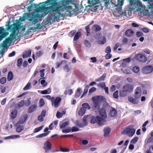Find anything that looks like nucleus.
<instances>
[{"label": "nucleus", "instance_id": "obj_21", "mask_svg": "<svg viewBox=\"0 0 153 153\" xmlns=\"http://www.w3.org/2000/svg\"><path fill=\"white\" fill-rule=\"evenodd\" d=\"M92 29L93 30L96 32L99 31L101 29V27L97 25H94Z\"/></svg>", "mask_w": 153, "mask_h": 153}, {"label": "nucleus", "instance_id": "obj_13", "mask_svg": "<svg viewBox=\"0 0 153 153\" xmlns=\"http://www.w3.org/2000/svg\"><path fill=\"white\" fill-rule=\"evenodd\" d=\"M51 148V144L48 141H47L44 143L43 148L45 150L46 152L50 150Z\"/></svg>", "mask_w": 153, "mask_h": 153}, {"label": "nucleus", "instance_id": "obj_35", "mask_svg": "<svg viewBox=\"0 0 153 153\" xmlns=\"http://www.w3.org/2000/svg\"><path fill=\"white\" fill-rule=\"evenodd\" d=\"M106 74H104L103 75L101 76L99 78L96 79V81L97 82L103 81L105 79V78L106 76Z\"/></svg>", "mask_w": 153, "mask_h": 153}, {"label": "nucleus", "instance_id": "obj_23", "mask_svg": "<svg viewBox=\"0 0 153 153\" xmlns=\"http://www.w3.org/2000/svg\"><path fill=\"white\" fill-rule=\"evenodd\" d=\"M37 107L36 105H31L28 108V112L29 113H31L33 112Z\"/></svg>", "mask_w": 153, "mask_h": 153}, {"label": "nucleus", "instance_id": "obj_18", "mask_svg": "<svg viewBox=\"0 0 153 153\" xmlns=\"http://www.w3.org/2000/svg\"><path fill=\"white\" fill-rule=\"evenodd\" d=\"M117 114V111L114 108L112 107L111 110L110 111V116L111 117H114Z\"/></svg>", "mask_w": 153, "mask_h": 153}, {"label": "nucleus", "instance_id": "obj_11", "mask_svg": "<svg viewBox=\"0 0 153 153\" xmlns=\"http://www.w3.org/2000/svg\"><path fill=\"white\" fill-rule=\"evenodd\" d=\"M62 100V98L59 97H56V98L52 102V104H54L55 107H58L60 104V102Z\"/></svg>", "mask_w": 153, "mask_h": 153}, {"label": "nucleus", "instance_id": "obj_6", "mask_svg": "<svg viewBox=\"0 0 153 153\" xmlns=\"http://www.w3.org/2000/svg\"><path fill=\"white\" fill-rule=\"evenodd\" d=\"M153 71V66L146 65L143 67L142 72L144 74H148L152 73Z\"/></svg>", "mask_w": 153, "mask_h": 153}, {"label": "nucleus", "instance_id": "obj_5", "mask_svg": "<svg viewBox=\"0 0 153 153\" xmlns=\"http://www.w3.org/2000/svg\"><path fill=\"white\" fill-rule=\"evenodd\" d=\"M133 125H130L124 130V132L130 137H132L135 133V129L133 128Z\"/></svg>", "mask_w": 153, "mask_h": 153}, {"label": "nucleus", "instance_id": "obj_41", "mask_svg": "<svg viewBox=\"0 0 153 153\" xmlns=\"http://www.w3.org/2000/svg\"><path fill=\"white\" fill-rule=\"evenodd\" d=\"M23 62V60L22 58H20L17 60V66L18 67H20L22 65Z\"/></svg>", "mask_w": 153, "mask_h": 153}, {"label": "nucleus", "instance_id": "obj_28", "mask_svg": "<svg viewBox=\"0 0 153 153\" xmlns=\"http://www.w3.org/2000/svg\"><path fill=\"white\" fill-rule=\"evenodd\" d=\"M97 42L99 44H103L105 43L106 40L104 37L100 38L98 41Z\"/></svg>", "mask_w": 153, "mask_h": 153}, {"label": "nucleus", "instance_id": "obj_3", "mask_svg": "<svg viewBox=\"0 0 153 153\" xmlns=\"http://www.w3.org/2000/svg\"><path fill=\"white\" fill-rule=\"evenodd\" d=\"M133 86L130 84H127L125 85L123 87L122 90L120 91V96L121 97L126 96L128 93L131 92L133 91Z\"/></svg>", "mask_w": 153, "mask_h": 153}, {"label": "nucleus", "instance_id": "obj_55", "mask_svg": "<svg viewBox=\"0 0 153 153\" xmlns=\"http://www.w3.org/2000/svg\"><path fill=\"white\" fill-rule=\"evenodd\" d=\"M64 69L67 72H68L70 70V68L68 65H66L64 66Z\"/></svg>", "mask_w": 153, "mask_h": 153}, {"label": "nucleus", "instance_id": "obj_1", "mask_svg": "<svg viewBox=\"0 0 153 153\" xmlns=\"http://www.w3.org/2000/svg\"><path fill=\"white\" fill-rule=\"evenodd\" d=\"M57 0H47L42 3L44 4L43 6L41 7H39V9H38L37 12L39 11L40 9L44 12L45 15L49 14H50L53 12L55 7H60L62 5V1H57Z\"/></svg>", "mask_w": 153, "mask_h": 153}, {"label": "nucleus", "instance_id": "obj_45", "mask_svg": "<svg viewBox=\"0 0 153 153\" xmlns=\"http://www.w3.org/2000/svg\"><path fill=\"white\" fill-rule=\"evenodd\" d=\"M68 124V122H65L62 123L60 126V128H62L65 127Z\"/></svg>", "mask_w": 153, "mask_h": 153}, {"label": "nucleus", "instance_id": "obj_17", "mask_svg": "<svg viewBox=\"0 0 153 153\" xmlns=\"http://www.w3.org/2000/svg\"><path fill=\"white\" fill-rule=\"evenodd\" d=\"M111 131L110 128H104L103 130L104 137H108Z\"/></svg>", "mask_w": 153, "mask_h": 153}, {"label": "nucleus", "instance_id": "obj_64", "mask_svg": "<svg viewBox=\"0 0 153 153\" xmlns=\"http://www.w3.org/2000/svg\"><path fill=\"white\" fill-rule=\"evenodd\" d=\"M147 153H153V146L150 147L149 149H147L146 151Z\"/></svg>", "mask_w": 153, "mask_h": 153}, {"label": "nucleus", "instance_id": "obj_44", "mask_svg": "<svg viewBox=\"0 0 153 153\" xmlns=\"http://www.w3.org/2000/svg\"><path fill=\"white\" fill-rule=\"evenodd\" d=\"M138 139V137H135L131 140L130 143L132 144H135L137 141Z\"/></svg>", "mask_w": 153, "mask_h": 153}, {"label": "nucleus", "instance_id": "obj_33", "mask_svg": "<svg viewBox=\"0 0 153 153\" xmlns=\"http://www.w3.org/2000/svg\"><path fill=\"white\" fill-rule=\"evenodd\" d=\"M19 125L16 128V131L17 132L20 133L24 129V128L23 126Z\"/></svg>", "mask_w": 153, "mask_h": 153}, {"label": "nucleus", "instance_id": "obj_50", "mask_svg": "<svg viewBox=\"0 0 153 153\" xmlns=\"http://www.w3.org/2000/svg\"><path fill=\"white\" fill-rule=\"evenodd\" d=\"M64 62L63 61H62L61 62H57L56 63V66L55 67V68H57L59 67L62 64L63 62Z\"/></svg>", "mask_w": 153, "mask_h": 153}, {"label": "nucleus", "instance_id": "obj_58", "mask_svg": "<svg viewBox=\"0 0 153 153\" xmlns=\"http://www.w3.org/2000/svg\"><path fill=\"white\" fill-rule=\"evenodd\" d=\"M41 84L44 87H45L47 85V82H46L45 79H42L41 81Z\"/></svg>", "mask_w": 153, "mask_h": 153}, {"label": "nucleus", "instance_id": "obj_10", "mask_svg": "<svg viewBox=\"0 0 153 153\" xmlns=\"http://www.w3.org/2000/svg\"><path fill=\"white\" fill-rule=\"evenodd\" d=\"M142 94V89L140 87H137L134 91V97L136 99L139 98Z\"/></svg>", "mask_w": 153, "mask_h": 153}, {"label": "nucleus", "instance_id": "obj_30", "mask_svg": "<svg viewBox=\"0 0 153 153\" xmlns=\"http://www.w3.org/2000/svg\"><path fill=\"white\" fill-rule=\"evenodd\" d=\"M50 132V131H48L47 132L39 134L36 136V137L37 138H42L43 137H46L48 134Z\"/></svg>", "mask_w": 153, "mask_h": 153}, {"label": "nucleus", "instance_id": "obj_29", "mask_svg": "<svg viewBox=\"0 0 153 153\" xmlns=\"http://www.w3.org/2000/svg\"><path fill=\"white\" fill-rule=\"evenodd\" d=\"M13 76L12 72L10 71L8 72L7 79L8 81H10L13 79Z\"/></svg>", "mask_w": 153, "mask_h": 153}, {"label": "nucleus", "instance_id": "obj_51", "mask_svg": "<svg viewBox=\"0 0 153 153\" xmlns=\"http://www.w3.org/2000/svg\"><path fill=\"white\" fill-rule=\"evenodd\" d=\"M6 81V78L5 77H2L0 79V82L1 84H4Z\"/></svg>", "mask_w": 153, "mask_h": 153}, {"label": "nucleus", "instance_id": "obj_57", "mask_svg": "<svg viewBox=\"0 0 153 153\" xmlns=\"http://www.w3.org/2000/svg\"><path fill=\"white\" fill-rule=\"evenodd\" d=\"M7 23H8V24L6 25H5V26H7V27L6 28V30H11L12 29V25H9V24L10 23V21L8 22Z\"/></svg>", "mask_w": 153, "mask_h": 153}, {"label": "nucleus", "instance_id": "obj_2", "mask_svg": "<svg viewBox=\"0 0 153 153\" xmlns=\"http://www.w3.org/2000/svg\"><path fill=\"white\" fill-rule=\"evenodd\" d=\"M62 1V5H60V7H55L53 11L52 12L53 13L51 15L53 18L54 19H57L60 17L61 16L62 13L64 11V8L66 6L69 4V1L68 0H61Z\"/></svg>", "mask_w": 153, "mask_h": 153}, {"label": "nucleus", "instance_id": "obj_16", "mask_svg": "<svg viewBox=\"0 0 153 153\" xmlns=\"http://www.w3.org/2000/svg\"><path fill=\"white\" fill-rule=\"evenodd\" d=\"M140 1L139 0H130V3L132 5L134 8L138 6Z\"/></svg>", "mask_w": 153, "mask_h": 153}, {"label": "nucleus", "instance_id": "obj_38", "mask_svg": "<svg viewBox=\"0 0 153 153\" xmlns=\"http://www.w3.org/2000/svg\"><path fill=\"white\" fill-rule=\"evenodd\" d=\"M9 34V33L7 32H5L2 34L0 35V41H1L3 38L6 37Z\"/></svg>", "mask_w": 153, "mask_h": 153}, {"label": "nucleus", "instance_id": "obj_24", "mask_svg": "<svg viewBox=\"0 0 153 153\" xmlns=\"http://www.w3.org/2000/svg\"><path fill=\"white\" fill-rule=\"evenodd\" d=\"M134 33V31L132 30L129 29L126 30L125 32V35L127 36L131 37L132 36Z\"/></svg>", "mask_w": 153, "mask_h": 153}, {"label": "nucleus", "instance_id": "obj_31", "mask_svg": "<svg viewBox=\"0 0 153 153\" xmlns=\"http://www.w3.org/2000/svg\"><path fill=\"white\" fill-rule=\"evenodd\" d=\"M99 0H88V3L91 5H94L97 4Z\"/></svg>", "mask_w": 153, "mask_h": 153}, {"label": "nucleus", "instance_id": "obj_52", "mask_svg": "<svg viewBox=\"0 0 153 153\" xmlns=\"http://www.w3.org/2000/svg\"><path fill=\"white\" fill-rule=\"evenodd\" d=\"M10 37L8 38L9 39H10V41H11L14 39L16 36L15 34L14 33H11L10 34Z\"/></svg>", "mask_w": 153, "mask_h": 153}, {"label": "nucleus", "instance_id": "obj_59", "mask_svg": "<svg viewBox=\"0 0 153 153\" xmlns=\"http://www.w3.org/2000/svg\"><path fill=\"white\" fill-rule=\"evenodd\" d=\"M113 96L114 98H115L116 99H118V91H116L114 92L113 94Z\"/></svg>", "mask_w": 153, "mask_h": 153}, {"label": "nucleus", "instance_id": "obj_48", "mask_svg": "<svg viewBox=\"0 0 153 153\" xmlns=\"http://www.w3.org/2000/svg\"><path fill=\"white\" fill-rule=\"evenodd\" d=\"M97 85L102 88H103L105 87V83L104 82H100Z\"/></svg>", "mask_w": 153, "mask_h": 153}, {"label": "nucleus", "instance_id": "obj_54", "mask_svg": "<svg viewBox=\"0 0 153 153\" xmlns=\"http://www.w3.org/2000/svg\"><path fill=\"white\" fill-rule=\"evenodd\" d=\"M79 129L78 128H77L76 126H73L72 127V129L71 130V131L72 132H76L78 131H79Z\"/></svg>", "mask_w": 153, "mask_h": 153}, {"label": "nucleus", "instance_id": "obj_34", "mask_svg": "<svg viewBox=\"0 0 153 153\" xmlns=\"http://www.w3.org/2000/svg\"><path fill=\"white\" fill-rule=\"evenodd\" d=\"M81 35V33L80 32H77L75 35L74 37V41H76L78 40Z\"/></svg>", "mask_w": 153, "mask_h": 153}, {"label": "nucleus", "instance_id": "obj_7", "mask_svg": "<svg viewBox=\"0 0 153 153\" xmlns=\"http://www.w3.org/2000/svg\"><path fill=\"white\" fill-rule=\"evenodd\" d=\"M38 17L37 13H36V12H33L29 16V21H33L32 24H35L38 22V19L37 18Z\"/></svg>", "mask_w": 153, "mask_h": 153}, {"label": "nucleus", "instance_id": "obj_63", "mask_svg": "<svg viewBox=\"0 0 153 153\" xmlns=\"http://www.w3.org/2000/svg\"><path fill=\"white\" fill-rule=\"evenodd\" d=\"M76 32V30H72L69 33L68 35L71 37H73Z\"/></svg>", "mask_w": 153, "mask_h": 153}, {"label": "nucleus", "instance_id": "obj_22", "mask_svg": "<svg viewBox=\"0 0 153 153\" xmlns=\"http://www.w3.org/2000/svg\"><path fill=\"white\" fill-rule=\"evenodd\" d=\"M137 99L131 96L128 97V101L133 104H136L138 103V101Z\"/></svg>", "mask_w": 153, "mask_h": 153}, {"label": "nucleus", "instance_id": "obj_26", "mask_svg": "<svg viewBox=\"0 0 153 153\" xmlns=\"http://www.w3.org/2000/svg\"><path fill=\"white\" fill-rule=\"evenodd\" d=\"M20 136L19 135H13L5 137L4 139L6 140H9L20 137Z\"/></svg>", "mask_w": 153, "mask_h": 153}, {"label": "nucleus", "instance_id": "obj_53", "mask_svg": "<svg viewBox=\"0 0 153 153\" xmlns=\"http://www.w3.org/2000/svg\"><path fill=\"white\" fill-rule=\"evenodd\" d=\"M139 70V68L137 66H135L133 68V71L134 73H137Z\"/></svg>", "mask_w": 153, "mask_h": 153}, {"label": "nucleus", "instance_id": "obj_12", "mask_svg": "<svg viewBox=\"0 0 153 153\" xmlns=\"http://www.w3.org/2000/svg\"><path fill=\"white\" fill-rule=\"evenodd\" d=\"M92 108L93 110H94L95 112H98L100 110V105L99 101L97 100H96L94 102Z\"/></svg>", "mask_w": 153, "mask_h": 153}, {"label": "nucleus", "instance_id": "obj_19", "mask_svg": "<svg viewBox=\"0 0 153 153\" xmlns=\"http://www.w3.org/2000/svg\"><path fill=\"white\" fill-rule=\"evenodd\" d=\"M17 114V111L16 109H15L13 110L11 113L10 118L12 119H14L16 117Z\"/></svg>", "mask_w": 153, "mask_h": 153}, {"label": "nucleus", "instance_id": "obj_25", "mask_svg": "<svg viewBox=\"0 0 153 153\" xmlns=\"http://www.w3.org/2000/svg\"><path fill=\"white\" fill-rule=\"evenodd\" d=\"M81 88H78L77 89V91L75 94L74 97L75 98H77L80 96L81 94Z\"/></svg>", "mask_w": 153, "mask_h": 153}, {"label": "nucleus", "instance_id": "obj_36", "mask_svg": "<svg viewBox=\"0 0 153 153\" xmlns=\"http://www.w3.org/2000/svg\"><path fill=\"white\" fill-rule=\"evenodd\" d=\"M51 92V89L48 88L47 89L42 91L41 93L42 94H49Z\"/></svg>", "mask_w": 153, "mask_h": 153}, {"label": "nucleus", "instance_id": "obj_9", "mask_svg": "<svg viewBox=\"0 0 153 153\" xmlns=\"http://www.w3.org/2000/svg\"><path fill=\"white\" fill-rule=\"evenodd\" d=\"M28 117L27 114H24L21 116L19 121L17 122L16 125L17 126L23 124L26 121Z\"/></svg>", "mask_w": 153, "mask_h": 153}, {"label": "nucleus", "instance_id": "obj_14", "mask_svg": "<svg viewBox=\"0 0 153 153\" xmlns=\"http://www.w3.org/2000/svg\"><path fill=\"white\" fill-rule=\"evenodd\" d=\"M100 114L102 118H105L107 117V115L105 109L104 108H102L99 111Z\"/></svg>", "mask_w": 153, "mask_h": 153}, {"label": "nucleus", "instance_id": "obj_15", "mask_svg": "<svg viewBox=\"0 0 153 153\" xmlns=\"http://www.w3.org/2000/svg\"><path fill=\"white\" fill-rule=\"evenodd\" d=\"M25 104V102L24 100H22L19 102L16 103L15 105V108L17 109H19L22 107Z\"/></svg>", "mask_w": 153, "mask_h": 153}, {"label": "nucleus", "instance_id": "obj_39", "mask_svg": "<svg viewBox=\"0 0 153 153\" xmlns=\"http://www.w3.org/2000/svg\"><path fill=\"white\" fill-rule=\"evenodd\" d=\"M86 32H87V36H88L90 35V25H87L85 27Z\"/></svg>", "mask_w": 153, "mask_h": 153}, {"label": "nucleus", "instance_id": "obj_43", "mask_svg": "<svg viewBox=\"0 0 153 153\" xmlns=\"http://www.w3.org/2000/svg\"><path fill=\"white\" fill-rule=\"evenodd\" d=\"M44 97L48 99L51 100V101L52 102H53V100H54V97H51V96L49 95L44 96Z\"/></svg>", "mask_w": 153, "mask_h": 153}, {"label": "nucleus", "instance_id": "obj_8", "mask_svg": "<svg viewBox=\"0 0 153 153\" xmlns=\"http://www.w3.org/2000/svg\"><path fill=\"white\" fill-rule=\"evenodd\" d=\"M135 58L137 60L143 62H146L147 60L146 57L144 55L140 53L136 54Z\"/></svg>", "mask_w": 153, "mask_h": 153}, {"label": "nucleus", "instance_id": "obj_49", "mask_svg": "<svg viewBox=\"0 0 153 153\" xmlns=\"http://www.w3.org/2000/svg\"><path fill=\"white\" fill-rule=\"evenodd\" d=\"M87 125V124H85L83 122L78 123L77 126L79 128H82Z\"/></svg>", "mask_w": 153, "mask_h": 153}, {"label": "nucleus", "instance_id": "obj_4", "mask_svg": "<svg viewBox=\"0 0 153 153\" xmlns=\"http://www.w3.org/2000/svg\"><path fill=\"white\" fill-rule=\"evenodd\" d=\"M104 121V119L99 116H97L96 117L93 116L91 118V123L94 124L97 122L99 126H101L103 125Z\"/></svg>", "mask_w": 153, "mask_h": 153}, {"label": "nucleus", "instance_id": "obj_27", "mask_svg": "<svg viewBox=\"0 0 153 153\" xmlns=\"http://www.w3.org/2000/svg\"><path fill=\"white\" fill-rule=\"evenodd\" d=\"M86 109L83 107H81L78 112V114L80 116H82L85 114Z\"/></svg>", "mask_w": 153, "mask_h": 153}, {"label": "nucleus", "instance_id": "obj_62", "mask_svg": "<svg viewBox=\"0 0 153 153\" xmlns=\"http://www.w3.org/2000/svg\"><path fill=\"white\" fill-rule=\"evenodd\" d=\"M111 50L110 46H108L106 47L105 49V52L106 53H109L111 52Z\"/></svg>", "mask_w": 153, "mask_h": 153}, {"label": "nucleus", "instance_id": "obj_60", "mask_svg": "<svg viewBox=\"0 0 153 153\" xmlns=\"http://www.w3.org/2000/svg\"><path fill=\"white\" fill-rule=\"evenodd\" d=\"M39 104V106L40 107L43 106L45 105V103L43 99L42 98L40 100Z\"/></svg>", "mask_w": 153, "mask_h": 153}, {"label": "nucleus", "instance_id": "obj_46", "mask_svg": "<svg viewBox=\"0 0 153 153\" xmlns=\"http://www.w3.org/2000/svg\"><path fill=\"white\" fill-rule=\"evenodd\" d=\"M43 126H42L35 128L34 130V132L35 133L37 132L42 130L43 127Z\"/></svg>", "mask_w": 153, "mask_h": 153}, {"label": "nucleus", "instance_id": "obj_20", "mask_svg": "<svg viewBox=\"0 0 153 153\" xmlns=\"http://www.w3.org/2000/svg\"><path fill=\"white\" fill-rule=\"evenodd\" d=\"M31 51L30 50H29L27 51H25L24 54L23 55V58H25L27 57H30L31 55Z\"/></svg>", "mask_w": 153, "mask_h": 153}, {"label": "nucleus", "instance_id": "obj_61", "mask_svg": "<svg viewBox=\"0 0 153 153\" xmlns=\"http://www.w3.org/2000/svg\"><path fill=\"white\" fill-rule=\"evenodd\" d=\"M5 31V30L3 27H0V35L4 33L5 32H4Z\"/></svg>", "mask_w": 153, "mask_h": 153}, {"label": "nucleus", "instance_id": "obj_47", "mask_svg": "<svg viewBox=\"0 0 153 153\" xmlns=\"http://www.w3.org/2000/svg\"><path fill=\"white\" fill-rule=\"evenodd\" d=\"M84 44L86 47H90L91 46V43L90 42L87 40H85L84 41Z\"/></svg>", "mask_w": 153, "mask_h": 153}, {"label": "nucleus", "instance_id": "obj_37", "mask_svg": "<svg viewBox=\"0 0 153 153\" xmlns=\"http://www.w3.org/2000/svg\"><path fill=\"white\" fill-rule=\"evenodd\" d=\"M73 93V90L71 89H66L64 91V94L65 95L68 94L71 95Z\"/></svg>", "mask_w": 153, "mask_h": 153}, {"label": "nucleus", "instance_id": "obj_56", "mask_svg": "<svg viewBox=\"0 0 153 153\" xmlns=\"http://www.w3.org/2000/svg\"><path fill=\"white\" fill-rule=\"evenodd\" d=\"M30 85L31 84L30 83H28L23 88V90L25 91L29 89L30 88Z\"/></svg>", "mask_w": 153, "mask_h": 153}, {"label": "nucleus", "instance_id": "obj_32", "mask_svg": "<svg viewBox=\"0 0 153 153\" xmlns=\"http://www.w3.org/2000/svg\"><path fill=\"white\" fill-rule=\"evenodd\" d=\"M89 87L88 85H86L83 94L82 95L81 97V98H82V97L85 95L87 93L88 91V88Z\"/></svg>", "mask_w": 153, "mask_h": 153}, {"label": "nucleus", "instance_id": "obj_40", "mask_svg": "<svg viewBox=\"0 0 153 153\" xmlns=\"http://www.w3.org/2000/svg\"><path fill=\"white\" fill-rule=\"evenodd\" d=\"M43 54V52L42 51H39L36 53V57L37 58L42 56Z\"/></svg>", "mask_w": 153, "mask_h": 153}, {"label": "nucleus", "instance_id": "obj_42", "mask_svg": "<svg viewBox=\"0 0 153 153\" xmlns=\"http://www.w3.org/2000/svg\"><path fill=\"white\" fill-rule=\"evenodd\" d=\"M82 107L85 108H87L88 109H89L90 108V107L89 105L87 103H84L82 104Z\"/></svg>", "mask_w": 153, "mask_h": 153}]
</instances>
